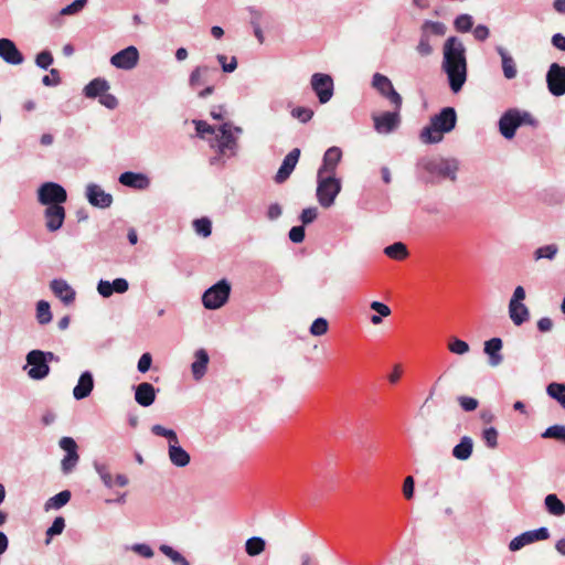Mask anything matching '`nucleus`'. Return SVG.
<instances>
[{"label": "nucleus", "instance_id": "nucleus-17", "mask_svg": "<svg viewBox=\"0 0 565 565\" xmlns=\"http://www.w3.org/2000/svg\"><path fill=\"white\" fill-rule=\"evenodd\" d=\"M45 218V227L49 232L58 231L65 220V209L63 205L53 204L52 206H47L44 211Z\"/></svg>", "mask_w": 565, "mask_h": 565}, {"label": "nucleus", "instance_id": "nucleus-50", "mask_svg": "<svg viewBox=\"0 0 565 565\" xmlns=\"http://www.w3.org/2000/svg\"><path fill=\"white\" fill-rule=\"evenodd\" d=\"M193 227L195 233L202 237H209L212 233V223L207 217L194 220Z\"/></svg>", "mask_w": 565, "mask_h": 565}, {"label": "nucleus", "instance_id": "nucleus-57", "mask_svg": "<svg viewBox=\"0 0 565 565\" xmlns=\"http://www.w3.org/2000/svg\"><path fill=\"white\" fill-rule=\"evenodd\" d=\"M218 63L221 64V67L223 72L225 73H232L237 67V60L235 56H231L230 58L226 55L218 54L216 56Z\"/></svg>", "mask_w": 565, "mask_h": 565}, {"label": "nucleus", "instance_id": "nucleus-4", "mask_svg": "<svg viewBox=\"0 0 565 565\" xmlns=\"http://www.w3.org/2000/svg\"><path fill=\"white\" fill-rule=\"evenodd\" d=\"M341 188V180L335 174L317 173V200L322 207L328 209L334 204Z\"/></svg>", "mask_w": 565, "mask_h": 565}, {"label": "nucleus", "instance_id": "nucleus-60", "mask_svg": "<svg viewBox=\"0 0 565 565\" xmlns=\"http://www.w3.org/2000/svg\"><path fill=\"white\" fill-rule=\"evenodd\" d=\"M482 437L489 448H495L498 446V431L494 427L484 429Z\"/></svg>", "mask_w": 565, "mask_h": 565}, {"label": "nucleus", "instance_id": "nucleus-27", "mask_svg": "<svg viewBox=\"0 0 565 565\" xmlns=\"http://www.w3.org/2000/svg\"><path fill=\"white\" fill-rule=\"evenodd\" d=\"M94 388V377L89 371H85L81 374L77 384L73 390V396L75 399L81 401L90 395Z\"/></svg>", "mask_w": 565, "mask_h": 565}, {"label": "nucleus", "instance_id": "nucleus-58", "mask_svg": "<svg viewBox=\"0 0 565 565\" xmlns=\"http://www.w3.org/2000/svg\"><path fill=\"white\" fill-rule=\"evenodd\" d=\"M87 0H74L71 4L61 10L62 15H75L79 13L86 6Z\"/></svg>", "mask_w": 565, "mask_h": 565}, {"label": "nucleus", "instance_id": "nucleus-56", "mask_svg": "<svg viewBox=\"0 0 565 565\" xmlns=\"http://www.w3.org/2000/svg\"><path fill=\"white\" fill-rule=\"evenodd\" d=\"M54 62L53 55L49 50H43L35 56V64L42 70H47Z\"/></svg>", "mask_w": 565, "mask_h": 565}, {"label": "nucleus", "instance_id": "nucleus-6", "mask_svg": "<svg viewBox=\"0 0 565 565\" xmlns=\"http://www.w3.org/2000/svg\"><path fill=\"white\" fill-rule=\"evenodd\" d=\"M231 294V285L222 279L207 288L202 295V303L209 310H215L224 306Z\"/></svg>", "mask_w": 565, "mask_h": 565}, {"label": "nucleus", "instance_id": "nucleus-62", "mask_svg": "<svg viewBox=\"0 0 565 565\" xmlns=\"http://www.w3.org/2000/svg\"><path fill=\"white\" fill-rule=\"evenodd\" d=\"M250 13H252L250 23L254 28V33H255L256 38L258 39V41L263 42L264 38H263V32H262L260 22H259L262 13L255 9H250Z\"/></svg>", "mask_w": 565, "mask_h": 565}, {"label": "nucleus", "instance_id": "nucleus-54", "mask_svg": "<svg viewBox=\"0 0 565 565\" xmlns=\"http://www.w3.org/2000/svg\"><path fill=\"white\" fill-rule=\"evenodd\" d=\"M79 456L78 454H66L62 459L61 468L64 475H68L73 471L78 462Z\"/></svg>", "mask_w": 565, "mask_h": 565}, {"label": "nucleus", "instance_id": "nucleus-44", "mask_svg": "<svg viewBox=\"0 0 565 565\" xmlns=\"http://www.w3.org/2000/svg\"><path fill=\"white\" fill-rule=\"evenodd\" d=\"M266 542L259 536H253L245 543V551L249 556H257L265 550Z\"/></svg>", "mask_w": 565, "mask_h": 565}, {"label": "nucleus", "instance_id": "nucleus-25", "mask_svg": "<svg viewBox=\"0 0 565 565\" xmlns=\"http://www.w3.org/2000/svg\"><path fill=\"white\" fill-rule=\"evenodd\" d=\"M119 182L137 190H145L150 185L149 178L143 173L126 171L119 175Z\"/></svg>", "mask_w": 565, "mask_h": 565}, {"label": "nucleus", "instance_id": "nucleus-22", "mask_svg": "<svg viewBox=\"0 0 565 565\" xmlns=\"http://www.w3.org/2000/svg\"><path fill=\"white\" fill-rule=\"evenodd\" d=\"M341 158L342 151L339 147L329 148L323 154L322 164L318 173L335 174V169Z\"/></svg>", "mask_w": 565, "mask_h": 565}, {"label": "nucleus", "instance_id": "nucleus-37", "mask_svg": "<svg viewBox=\"0 0 565 565\" xmlns=\"http://www.w3.org/2000/svg\"><path fill=\"white\" fill-rule=\"evenodd\" d=\"M151 433L156 436L166 437L168 439V447L180 446L179 438L174 430L163 427L162 425L156 424L151 427Z\"/></svg>", "mask_w": 565, "mask_h": 565}, {"label": "nucleus", "instance_id": "nucleus-47", "mask_svg": "<svg viewBox=\"0 0 565 565\" xmlns=\"http://www.w3.org/2000/svg\"><path fill=\"white\" fill-rule=\"evenodd\" d=\"M542 438L555 439L565 444V425H553L542 433Z\"/></svg>", "mask_w": 565, "mask_h": 565}, {"label": "nucleus", "instance_id": "nucleus-16", "mask_svg": "<svg viewBox=\"0 0 565 565\" xmlns=\"http://www.w3.org/2000/svg\"><path fill=\"white\" fill-rule=\"evenodd\" d=\"M86 199L95 207L107 209L113 203V195L105 192L98 184L89 183L86 186Z\"/></svg>", "mask_w": 565, "mask_h": 565}, {"label": "nucleus", "instance_id": "nucleus-12", "mask_svg": "<svg viewBox=\"0 0 565 565\" xmlns=\"http://www.w3.org/2000/svg\"><path fill=\"white\" fill-rule=\"evenodd\" d=\"M401 108H395L393 111H384L380 115H373L374 129L382 135H388L395 131L401 125Z\"/></svg>", "mask_w": 565, "mask_h": 565}, {"label": "nucleus", "instance_id": "nucleus-14", "mask_svg": "<svg viewBox=\"0 0 565 565\" xmlns=\"http://www.w3.org/2000/svg\"><path fill=\"white\" fill-rule=\"evenodd\" d=\"M139 58L140 55L138 49L134 45H130L115 53L110 57L109 62L114 67L118 70L131 71L138 65Z\"/></svg>", "mask_w": 565, "mask_h": 565}, {"label": "nucleus", "instance_id": "nucleus-3", "mask_svg": "<svg viewBox=\"0 0 565 565\" xmlns=\"http://www.w3.org/2000/svg\"><path fill=\"white\" fill-rule=\"evenodd\" d=\"M457 122V114L452 107L443 108L437 115L430 118L428 126L420 131V140L424 143H438L443 140L444 134L450 132Z\"/></svg>", "mask_w": 565, "mask_h": 565}, {"label": "nucleus", "instance_id": "nucleus-63", "mask_svg": "<svg viewBox=\"0 0 565 565\" xmlns=\"http://www.w3.org/2000/svg\"><path fill=\"white\" fill-rule=\"evenodd\" d=\"M131 551L145 558H151L153 556V550L150 545L145 543H136L131 546Z\"/></svg>", "mask_w": 565, "mask_h": 565}, {"label": "nucleus", "instance_id": "nucleus-32", "mask_svg": "<svg viewBox=\"0 0 565 565\" xmlns=\"http://www.w3.org/2000/svg\"><path fill=\"white\" fill-rule=\"evenodd\" d=\"M168 456L171 463L178 468L186 467L191 460L189 452L181 446L168 447Z\"/></svg>", "mask_w": 565, "mask_h": 565}, {"label": "nucleus", "instance_id": "nucleus-35", "mask_svg": "<svg viewBox=\"0 0 565 565\" xmlns=\"http://www.w3.org/2000/svg\"><path fill=\"white\" fill-rule=\"evenodd\" d=\"M71 491L68 490H63L61 492H58L57 494L51 497L44 504V509L46 511L49 510H57V509H61L62 507H64L65 504L68 503V501L71 500Z\"/></svg>", "mask_w": 565, "mask_h": 565}, {"label": "nucleus", "instance_id": "nucleus-33", "mask_svg": "<svg viewBox=\"0 0 565 565\" xmlns=\"http://www.w3.org/2000/svg\"><path fill=\"white\" fill-rule=\"evenodd\" d=\"M509 316L515 326H521L530 318V311L524 303L509 302Z\"/></svg>", "mask_w": 565, "mask_h": 565}, {"label": "nucleus", "instance_id": "nucleus-53", "mask_svg": "<svg viewBox=\"0 0 565 565\" xmlns=\"http://www.w3.org/2000/svg\"><path fill=\"white\" fill-rule=\"evenodd\" d=\"M64 527H65V520H64V518L56 516L54 519L52 525L46 531V536H47L46 543L49 544L50 540L53 536L60 535L64 531Z\"/></svg>", "mask_w": 565, "mask_h": 565}, {"label": "nucleus", "instance_id": "nucleus-23", "mask_svg": "<svg viewBox=\"0 0 565 565\" xmlns=\"http://www.w3.org/2000/svg\"><path fill=\"white\" fill-rule=\"evenodd\" d=\"M217 70L207 65L196 66L189 76V85L195 89L198 86L207 84L212 79V75L216 74Z\"/></svg>", "mask_w": 565, "mask_h": 565}, {"label": "nucleus", "instance_id": "nucleus-29", "mask_svg": "<svg viewBox=\"0 0 565 565\" xmlns=\"http://www.w3.org/2000/svg\"><path fill=\"white\" fill-rule=\"evenodd\" d=\"M194 358L195 360L191 365L192 374L195 380H201L206 373L210 358L204 349L196 350Z\"/></svg>", "mask_w": 565, "mask_h": 565}, {"label": "nucleus", "instance_id": "nucleus-41", "mask_svg": "<svg viewBox=\"0 0 565 565\" xmlns=\"http://www.w3.org/2000/svg\"><path fill=\"white\" fill-rule=\"evenodd\" d=\"M151 433L156 436L166 437L168 439V447L180 446L179 438L174 430L163 427L162 425L156 424L151 427Z\"/></svg>", "mask_w": 565, "mask_h": 565}, {"label": "nucleus", "instance_id": "nucleus-1", "mask_svg": "<svg viewBox=\"0 0 565 565\" xmlns=\"http://www.w3.org/2000/svg\"><path fill=\"white\" fill-rule=\"evenodd\" d=\"M441 70L452 93L460 92L467 81V58L466 47L457 36H449L444 43Z\"/></svg>", "mask_w": 565, "mask_h": 565}, {"label": "nucleus", "instance_id": "nucleus-38", "mask_svg": "<svg viewBox=\"0 0 565 565\" xmlns=\"http://www.w3.org/2000/svg\"><path fill=\"white\" fill-rule=\"evenodd\" d=\"M151 433L156 436L166 437L168 439V447L180 446L179 438L174 430L163 427L162 425L156 424L151 427Z\"/></svg>", "mask_w": 565, "mask_h": 565}, {"label": "nucleus", "instance_id": "nucleus-5", "mask_svg": "<svg viewBox=\"0 0 565 565\" xmlns=\"http://www.w3.org/2000/svg\"><path fill=\"white\" fill-rule=\"evenodd\" d=\"M447 32V26L445 23L439 21H430L426 20L423 22L420 26V36L418 44L416 46V51L420 56H429L434 52V47L430 44V38L435 36H444Z\"/></svg>", "mask_w": 565, "mask_h": 565}, {"label": "nucleus", "instance_id": "nucleus-9", "mask_svg": "<svg viewBox=\"0 0 565 565\" xmlns=\"http://www.w3.org/2000/svg\"><path fill=\"white\" fill-rule=\"evenodd\" d=\"M310 86L320 104H327L333 96L334 84L329 74L315 73L311 76Z\"/></svg>", "mask_w": 565, "mask_h": 565}, {"label": "nucleus", "instance_id": "nucleus-46", "mask_svg": "<svg viewBox=\"0 0 565 565\" xmlns=\"http://www.w3.org/2000/svg\"><path fill=\"white\" fill-rule=\"evenodd\" d=\"M36 319L40 324H47L52 320V312L50 303L45 300H40L36 303Z\"/></svg>", "mask_w": 565, "mask_h": 565}, {"label": "nucleus", "instance_id": "nucleus-21", "mask_svg": "<svg viewBox=\"0 0 565 565\" xmlns=\"http://www.w3.org/2000/svg\"><path fill=\"white\" fill-rule=\"evenodd\" d=\"M52 292L61 299L64 305H71L75 300L76 292L64 279H53L50 284Z\"/></svg>", "mask_w": 565, "mask_h": 565}, {"label": "nucleus", "instance_id": "nucleus-10", "mask_svg": "<svg viewBox=\"0 0 565 565\" xmlns=\"http://www.w3.org/2000/svg\"><path fill=\"white\" fill-rule=\"evenodd\" d=\"M548 92L555 96L561 97L565 95V66L558 63H552L548 66L545 76Z\"/></svg>", "mask_w": 565, "mask_h": 565}, {"label": "nucleus", "instance_id": "nucleus-18", "mask_svg": "<svg viewBox=\"0 0 565 565\" xmlns=\"http://www.w3.org/2000/svg\"><path fill=\"white\" fill-rule=\"evenodd\" d=\"M515 115L516 109L512 108L507 110L499 119V131L505 139H512L520 127L519 118Z\"/></svg>", "mask_w": 565, "mask_h": 565}, {"label": "nucleus", "instance_id": "nucleus-59", "mask_svg": "<svg viewBox=\"0 0 565 565\" xmlns=\"http://www.w3.org/2000/svg\"><path fill=\"white\" fill-rule=\"evenodd\" d=\"M327 331L328 321L324 318H317L310 327V333L315 337L323 335Z\"/></svg>", "mask_w": 565, "mask_h": 565}, {"label": "nucleus", "instance_id": "nucleus-52", "mask_svg": "<svg viewBox=\"0 0 565 565\" xmlns=\"http://www.w3.org/2000/svg\"><path fill=\"white\" fill-rule=\"evenodd\" d=\"M448 350L454 354L463 355L469 352L470 347L463 340L451 338L448 343Z\"/></svg>", "mask_w": 565, "mask_h": 565}, {"label": "nucleus", "instance_id": "nucleus-13", "mask_svg": "<svg viewBox=\"0 0 565 565\" xmlns=\"http://www.w3.org/2000/svg\"><path fill=\"white\" fill-rule=\"evenodd\" d=\"M26 363L30 365L28 375L32 380H43L50 373V366L45 361L44 351L32 350L26 354Z\"/></svg>", "mask_w": 565, "mask_h": 565}, {"label": "nucleus", "instance_id": "nucleus-40", "mask_svg": "<svg viewBox=\"0 0 565 565\" xmlns=\"http://www.w3.org/2000/svg\"><path fill=\"white\" fill-rule=\"evenodd\" d=\"M151 433L156 436L166 437L168 439V447L180 446L179 438L174 430L163 427L162 425L156 424L151 427Z\"/></svg>", "mask_w": 565, "mask_h": 565}, {"label": "nucleus", "instance_id": "nucleus-45", "mask_svg": "<svg viewBox=\"0 0 565 565\" xmlns=\"http://www.w3.org/2000/svg\"><path fill=\"white\" fill-rule=\"evenodd\" d=\"M558 252V247L556 244H548L536 248L533 253V257L535 260L540 259H548L552 260L555 258Z\"/></svg>", "mask_w": 565, "mask_h": 565}, {"label": "nucleus", "instance_id": "nucleus-28", "mask_svg": "<svg viewBox=\"0 0 565 565\" xmlns=\"http://www.w3.org/2000/svg\"><path fill=\"white\" fill-rule=\"evenodd\" d=\"M495 51L501 57L502 72L504 77L507 79L515 78L518 75V68L514 58L503 46L498 45Z\"/></svg>", "mask_w": 565, "mask_h": 565}, {"label": "nucleus", "instance_id": "nucleus-61", "mask_svg": "<svg viewBox=\"0 0 565 565\" xmlns=\"http://www.w3.org/2000/svg\"><path fill=\"white\" fill-rule=\"evenodd\" d=\"M457 401L465 412H473L479 405L478 399L470 396H458Z\"/></svg>", "mask_w": 565, "mask_h": 565}, {"label": "nucleus", "instance_id": "nucleus-55", "mask_svg": "<svg viewBox=\"0 0 565 565\" xmlns=\"http://www.w3.org/2000/svg\"><path fill=\"white\" fill-rule=\"evenodd\" d=\"M291 116L298 119L300 122L306 124L313 117V110L309 107H295L291 110Z\"/></svg>", "mask_w": 565, "mask_h": 565}, {"label": "nucleus", "instance_id": "nucleus-34", "mask_svg": "<svg viewBox=\"0 0 565 565\" xmlns=\"http://www.w3.org/2000/svg\"><path fill=\"white\" fill-rule=\"evenodd\" d=\"M473 449V441L470 437L463 436L459 444L452 449V456L459 460H467L470 458Z\"/></svg>", "mask_w": 565, "mask_h": 565}, {"label": "nucleus", "instance_id": "nucleus-51", "mask_svg": "<svg viewBox=\"0 0 565 565\" xmlns=\"http://www.w3.org/2000/svg\"><path fill=\"white\" fill-rule=\"evenodd\" d=\"M472 17L466 13L459 14L454 21V26L459 32H468L472 29Z\"/></svg>", "mask_w": 565, "mask_h": 565}, {"label": "nucleus", "instance_id": "nucleus-15", "mask_svg": "<svg viewBox=\"0 0 565 565\" xmlns=\"http://www.w3.org/2000/svg\"><path fill=\"white\" fill-rule=\"evenodd\" d=\"M550 537V531L547 527L542 526L535 530L523 532L522 534L512 539L509 543V550L512 552H516L536 541H544Z\"/></svg>", "mask_w": 565, "mask_h": 565}, {"label": "nucleus", "instance_id": "nucleus-30", "mask_svg": "<svg viewBox=\"0 0 565 565\" xmlns=\"http://www.w3.org/2000/svg\"><path fill=\"white\" fill-rule=\"evenodd\" d=\"M544 509L555 518L565 515V503L555 493H550L544 498Z\"/></svg>", "mask_w": 565, "mask_h": 565}, {"label": "nucleus", "instance_id": "nucleus-36", "mask_svg": "<svg viewBox=\"0 0 565 565\" xmlns=\"http://www.w3.org/2000/svg\"><path fill=\"white\" fill-rule=\"evenodd\" d=\"M384 254L395 260L405 259L408 256L407 246L402 242H396L384 248Z\"/></svg>", "mask_w": 565, "mask_h": 565}, {"label": "nucleus", "instance_id": "nucleus-19", "mask_svg": "<svg viewBox=\"0 0 565 565\" xmlns=\"http://www.w3.org/2000/svg\"><path fill=\"white\" fill-rule=\"evenodd\" d=\"M0 57L11 65H20L24 61L23 54L10 39H0Z\"/></svg>", "mask_w": 565, "mask_h": 565}, {"label": "nucleus", "instance_id": "nucleus-8", "mask_svg": "<svg viewBox=\"0 0 565 565\" xmlns=\"http://www.w3.org/2000/svg\"><path fill=\"white\" fill-rule=\"evenodd\" d=\"M67 200L66 190L58 183L45 182L38 189V201L42 205H62Z\"/></svg>", "mask_w": 565, "mask_h": 565}, {"label": "nucleus", "instance_id": "nucleus-39", "mask_svg": "<svg viewBox=\"0 0 565 565\" xmlns=\"http://www.w3.org/2000/svg\"><path fill=\"white\" fill-rule=\"evenodd\" d=\"M151 433L156 436L166 437L168 439V447L180 446L179 438L174 430L163 427L162 425L156 424L151 427Z\"/></svg>", "mask_w": 565, "mask_h": 565}, {"label": "nucleus", "instance_id": "nucleus-11", "mask_svg": "<svg viewBox=\"0 0 565 565\" xmlns=\"http://www.w3.org/2000/svg\"><path fill=\"white\" fill-rule=\"evenodd\" d=\"M372 87L388 99L395 108H402V96L396 92L387 76L375 73L372 77Z\"/></svg>", "mask_w": 565, "mask_h": 565}, {"label": "nucleus", "instance_id": "nucleus-64", "mask_svg": "<svg viewBox=\"0 0 565 565\" xmlns=\"http://www.w3.org/2000/svg\"><path fill=\"white\" fill-rule=\"evenodd\" d=\"M61 83L60 72L56 68H51L50 75L42 77L44 86H57Z\"/></svg>", "mask_w": 565, "mask_h": 565}, {"label": "nucleus", "instance_id": "nucleus-48", "mask_svg": "<svg viewBox=\"0 0 565 565\" xmlns=\"http://www.w3.org/2000/svg\"><path fill=\"white\" fill-rule=\"evenodd\" d=\"M160 552L171 559L175 565H190L188 559L178 551L173 550L167 544H162L159 547Z\"/></svg>", "mask_w": 565, "mask_h": 565}, {"label": "nucleus", "instance_id": "nucleus-42", "mask_svg": "<svg viewBox=\"0 0 565 565\" xmlns=\"http://www.w3.org/2000/svg\"><path fill=\"white\" fill-rule=\"evenodd\" d=\"M151 433L156 436L166 437L168 439V447L180 446L179 438L174 430L163 427L162 425L156 424L151 427Z\"/></svg>", "mask_w": 565, "mask_h": 565}, {"label": "nucleus", "instance_id": "nucleus-7", "mask_svg": "<svg viewBox=\"0 0 565 565\" xmlns=\"http://www.w3.org/2000/svg\"><path fill=\"white\" fill-rule=\"evenodd\" d=\"M220 134L216 135V147L220 153L231 156L235 154L237 148L236 135L243 132L241 127L233 126L231 122H225L218 128Z\"/></svg>", "mask_w": 565, "mask_h": 565}, {"label": "nucleus", "instance_id": "nucleus-43", "mask_svg": "<svg viewBox=\"0 0 565 565\" xmlns=\"http://www.w3.org/2000/svg\"><path fill=\"white\" fill-rule=\"evenodd\" d=\"M546 393L565 409V384L556 382L550 383L546 387Z\"/></svg>", "mask_w": 565, "mask_h": 565}, {"label": "nucleus", "instance_id": "nucleus-24", "mask_svg": "<svg viewBox=\"0 0 565 565\" xmlns=\"http://www.w3.org/2000/svg\"><path fill=\"white\" fill-rule=\"evenodd\" d=\"M503 342L500 338H492L484 342L483 351L489 358V365L492 367L499 366L503 362L501 353Z\"/></svg>", "mask_w": 565, "mask_h": 565}, {"label": "nucleus", "instance_id": "nucleus-26", "mask_svg": "<svg viewBox=\"0 0 565 565\" xmlns=\"http://www.w3.org/2000/svg\"><path fill=\"white\" fill-rule=\"evenodd\" d=\"M135 401L142 407H149L156 401V388L148 382L135 387Z\"/></svg>", "mask_w": 565, "mask_h": 565}, {"label": "nucleus", "instance_id": "nucleus-31", "mask_svg": "<svg viewBox=\"0 0 565 565\" xmlns=\"http://www.w3.org/2000/svg\"><path fill=\"white\" fill-rule=\"evenodd\" d=\"M110 88L109 83L102 77L94 78L84 87V95L87 98L100 97L104 93Z\"/></svg>", "mask_w": 565, "mask_h": 565}, {"label": "nucleus", "instance_id": "nucleus-20", "mask_svg": "<svg viewBox=\"0 0 565 565\" xmlns=\"http://www.w3.org/2000/svg\"><path fill=\"white\" fill-rule=\"evenodd\" d=\"M299 157L300 149L295 148L284 158L282 163L275 175V181L277 183H282L290 177L296 168Z\"/></svg>", "mask_w": 565, "mask_h": 565}, {"label": "nucleus", "instance_id": "nucleus-2", "mask_svg": "<svg viewBox=\"0 0 565 565\" xmlns=\"http://www.w3.org/2000/svg\"><path fill=\"white\" fill-rule=\"evenodd\" d=\"M417 167L427 174V183L436 184L444 180L456 182L460 162L456 158L430 157L420 159Z\"/></svg>", "mask_w": 565, "mask_h": 565}, {"label": "nucleus", "instance_id": "nucleus-49", "mask_svg": "<svg viewBox=\"0 0 565 565\" xmlns=\"http://www.w3.org/2000/svg\"><path fill=\"white\" fill-rule=\"evenodd\" d=\"M94 469L97 472V475L99 476V478L102 479L104 486L106 488H111L113 487V477L110 475L108 466L104 462L94 461Z\"/></svg>", "mask_w": 565, "mask_h": 565}]
</instances>
